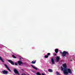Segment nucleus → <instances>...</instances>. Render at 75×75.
<instances>
[{
	"label": "nucleus",
	"instance_id": "f257e3e1",
	"mask_svg": "<svg viewBox=\"0 0 75 75\" xmlns=\"http://www.w3.org/2000/svg\"><path fill=\"white\" fill-rule=\"evenodd\" d=\"M63 73L64 75H67L68 73L69 74H72V71L70 69H67H67L65 71H64Z\"/></svg>",
	"mask_w": 75,
	"mask_h": 75
},
{
	"label": "nucleus",
	"instance_id": "f03ea898",
	"mask_svg": "<svg viewBox=\"0 0 75 75\" xmlns=\"http://www.w3.org/2000/svg\"><path fill=\"white\" fill-rule=\"evenodd\" d=\"M62 66L63 67H62ZM62 66L61 67V71H62L64 72V71L66 70L67 69V64H66V63L63 64L62 65Z\"/></svg>",
	"mask_w": 75,
	"mask_h": 75
},
{
	"label": "nucleus",
	"instance_id": "7ed1b4c3",
	"mask_svg": "<svg viewBox=\"0 0 75 75\" xmlns=\"http://www.w3.org/2000/svg\"><path fill=\"white\" fill-rule=\"evenodd\" d=\"M60 53L62 54L63 57H65L67 55H69V53H68V51H64L63 52H60Z\"/></svg>",
	"mask_w": 75,
	"mask_h": 75
},
{
	"label": "nucleus",
	"instance_id": "20e7f679",
	"mask_svg": "<svg viewBox=\"0 0 75 75\" xmlns=\"http://www.w3.org/2000/svg\"><path fill=\"white\" fill-rule=\"evenodd\" d=\"M13 71L15 72L16 74H18V75H20V73H19V72H18V71L16 69H14L13 70Z\"/></svg>",
	"mask_w": 75,
	"mask_h": 75
},
{
	"label": "nucleus",
	"instance_id": "39448f33",
	"mask_svg": "<svg viewBox=\"0 0 75 75\" xmlns=\"http://www.w3.org/2000/svg\"><path fill=\"white\" fill-rule=\"evenodd\" d=\"M8 62H10V63L11 64L13 65H14V62L13 61H12V60H8Z\"/></svg>",
	"mask_w": 75,
	"mask_h": 75
},
{
	"label": "nucleus",
	"instance_id": "423d86ee",
	"mask_svg": "<svg viewBox=\"0 0 75 75\" xmlns=\"http://www.w3.org/2000/svg\"><path fill=\"white\" fill-rule=\"evenodd\" d=\"M2 73L4 74H8V71H6L5 70L2 71Z\"/></svg>",
	"mask_w": 75,
	"mask_h": 75
},
{
	"label": "nucleus",
	"instance_id": "0eeeda50",
	"mask_svg": "<svg viewBox=\"0 0 75 75\" xmlns=\"http://www.w3.org/2000/svg\"><path fill=\"white\" fill-rule=\"evenodd\" d=\"M51 61L52 62V64H55V61L54 60V59L52 58L51 59Z\"/></svg>",
	"mask_w": 75,
	"mask_h": 75
},
{
	"label": "nucleus",
	"instance_id": "6e6552de",
	"mask_svg": "<svg viewBox=\"0 0 75 75\" xmlns=\"http://www.w3.org/2000/svg\"><path fill=\"white\" fill-rule=\"evenodd\" d=\"M4 66H5V67H6V68H7V69H8V71H10V72H11V70H10V69H9V68H8V67L7 66V65L5 64H4Z\"/></svg>",
	"mask_w": 75,
	"mask_h": 75
},
{
	"label": "nucleus",
	"instance_id": "1a4fd4ad",
	"mask_svg": "<svg viewBox=\"0 0 75 75\" xmlns=\"http://www.w3.org/2000/svg\"><path fill=\"white\" fill-rule=\"evenodd\" d=\"M56 61L57 62H59V57L57 56V57Z\"/></svg>",
	"mask_w": 75,
	"mask_h": 75
},
{
	"label": "nucleus",
	"instance_id": "9d476101",
	"mask_svg": "<svg viewBox=\"0 0 75 75\" xmlns=\"http://www.w3.org/2000/svg\"><path fill=\"white\" fill-rule=\"evenodd\" d=\"M18 62L19 65H21V64H23V62H22L21 61H18Z\"/></svg>",
	"mask_w": 75,
	"mask_h": 75
},
{
	"label": "nucleus",
	"instance_id": "9b49d317",
	"mask_svg": "<svg viewBox=\"0 0 75 75\" xmlns=\"http://www.w3.org/2000/svg\"><path fill=\"white\" fill-rule=\"evenodd\" d=\"M31 66L33 68H34V69H36V70H38V69H37L36 67H34V66H33V65H31Z\"/></svg>",
	"mask_w": 75,
	"mask_h": 75
},
{
	"label": "nucleus",
	"instance_id": "f8f14e48",
	"mask_svg": "<svg viewBox=\"0 0 75 75\" xmlns=\"http://www.w3.org/2000/svg\"><path fill=\"white\" fill-rule=\"evenodd\" d=\"M55 51L56 53V54H57V53H58V49H56L55 50Z\"/></svg>",
	"mask_w": 75,
	"mask_h": 75
},
{
	"label": "nucleus",
	"instance_id": "ddd939ff",
	"mask_svg": "<svg viewBox=\"0 0 75 75\" xmlns=\"http://www.w3.org/2000/svg\"><path fill=\"white\" fill-rule=\"evenodd\" d=\"M48 71L49 72H53V71H52V70L50 69L48 70Z\"/></svg>",
	"mask_w": 75,
	"mask_h": 75
},
{
	"label": "nucleus",
	"instance_id": "4468645a",
	"mask_svg": "<svg viewBox=\"0 0 75 75\" xmlns=\"http://www.w3.org/2000/svg\"><path fill=\"white\" fill-rule=\"evenodd\" d=\"M35 62H36V60H35V61H32L31 62V64H35Z\"/></svg>",
	"mask_w": 75,
	"mask_h": 75
},
{
	"label": "nucleus",
	"instance_id": "2eb2a0df",
	"mask_svg": "<svg viewBox=\"0 0 75 75\" xmlns=\"http://www.w3.org/2000/svg\"><path fill=\"white\" fill-rule=\"evenodd\" d=\"M0 60H1V61L2 62H4V61L3 60V59H2V58L1 57V56H0Z\"/></svg>",
	"mask_w": 75,
	"mask_h": 75
},
{
	"label": "nucleus",
	"instance_id": "dca6fc26",
	"mask_svg": "<svg viewBox=\"0 0 75 75\" xmlns=\"http://www.w3.org/2000/svg\"><path fill=\"white\" fill-rule=\"evenodd\" d=\"M12 56L13 58H17V57L15 56H14V55H12Z\"/></svg>",
	"mask_w": 75,
	"mask_h": 75
},
{
	"label": "nucleus",
	"instance_id": "f3484780",
	"mask_svg": "<svg viewBox=\"0 0 75 75\" xmlns=\"http://www.w3.org/2000/svg\"><path fill=\"white\" fill-rule=\"evenodd\" d=\"M45 58H47L48 57V56H47V55H45Z\"/></svg>",
	"mask_w": 75,
	"mask_h": 75
},
{
	"label": "nucleus",
	"instance_id": "a211bd4d",
	"mask_svg": "<svg viewBox=\"0 0 75 75\" xmlns=\"http://www.w3.org/2000/svg\"><path fill=\"white\" fill-rule=\"evenodd\" d=\"M15 65L17 66L18 65V64H17V63H15Z\"/></svg>",
	"mask_w": 75,
	"mask_h": 75
},
{
	"label": "nucleus",
	"instance_id": "6ab92c4d",
	"mask_svg": "<svg viewBox=\"0 0 75 75\" xmlns=\"http://www.w3.org/2000/svg\"><path fill=\"white\" fill-rule=\"evenodd\" d=\"M47 55L48 56H49V55H50V53H48L47 54Z\"/></svg>",
	"mask_w": 75,
	"mask_h": 75
},
{
	"label": "nucleus",
	"instance_id": "aec40b11",
	"mask_svg": "<svg viewBox=\"0 0 75 75\" xmlns=\"http://www.w3.org/2000/svg\"><path fill=\"white\" fill-rule=\"evenodd\" d=\"M42 75H45V74H44V73H42Z\"/></svg>",
	"mask_w": 75,
	"mask_h": 75
},
{
	"label": "nucleus",
	"instance_id": "412c9836",
	"mask_svg": "<svg viewBox=\"0 0 75 75\" xmlns=\"http://www.w3.org/2000/svg\"><path fill=\"white\" fill-rule=\"evenodd\" d=\"M54 55L55 56H56V55H57V54H55Z\"/></svg>",
	"mask_w": 75,
	"mask_h": 75
},
{
	"label": "nucleus",
	"instance_id": "4be33fe9",
	"mask_svg": "<svg viewBox=\"0 0 75 75\" xmlns=\"http://www.w3.org/2000/svg\"><path fill=\"white\" fill-rule=\"evenodd\" d=\"M19 59H21V58H19Z\"/></svg>",
	"mask_w": 75,
	"mask_h": 75
},
{
	"label": "nucleus",
	"instance_id": "5701e85b",
	"mask_svg": "<svg viewBox=\"0 0 75 75\" xmlns=\"http://www.w3.org/2000/svg\"><path fill=\"white\" fill-rule=\"evenodd\" d=\"M25 75H27V74H25Z\"/></svg>",
	"mask_w": 75,
	"mask_h": 75
},
{
	"label": "nucleus",
	"instance_id": "b1692460",
	"mask_svg": "<svg viewBox=\"0 0 75 75\" xmlns=\"http://www.w3.org/2000/svg\"><path fill=\"white\" fill-rule=\"evenodd\" d=\"M28 75H29V74H28Z\"/></svg>",
	"mask_w": 75,
	"mask_h": 75
}]
</instances>
